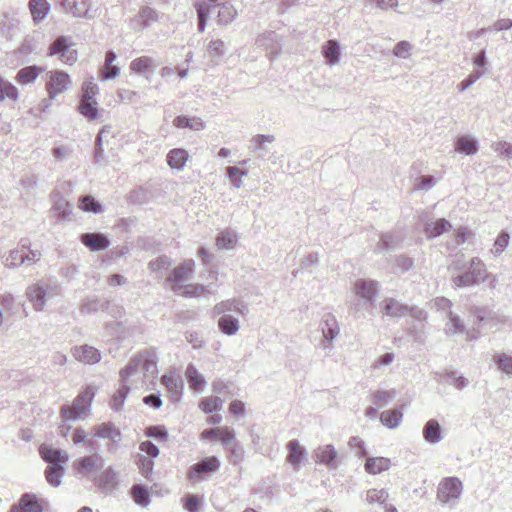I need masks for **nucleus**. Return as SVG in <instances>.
Masks as SVG:
<instances>
[{
  "mask_svg": "<svg viewBox=\"0 0 512 512\" xmlns=\"http://www.w3.org/2000/svg\"><path fill=\"white\" fill-rule=\"evenodd\" d=\"M96 394V388L87 386L72 402V405H63L60 410L61 418L64 422L76 420L85 415L91 406V402Z\"/></svg>",
  "mask_w": 512,
  "mask_h": 512,
  "instance_id": "f257e3e1",
  "label": "nucleus"
},
{
  "mask_svg": "<svg viewBox=\"0 0 512 512\" xmlns=\"http://www.w3.org/2000/svg\"><path fill=\"white\" fill-rule=\"evenodd\" d=\"M487 276L485 263L479 257H473L470 260L468 270L453 277L451 281L456 288L471 287L484 282Z\"/></svg>",
  "mask_w": 512,
  "mask_h": 512,
  "instance_id": "f03ea898",
  "label": "nucleus"
},
{
  "mask_svg": "<svg viewBox=\"0 0 512 512\" xmlns=\"http://www.w3.org/2000/svg\"><path fill=\"white\" fill-rule=\"evenodd\" d=\"M56 288V286H52L48 281L40 280L29 285L26 288L25 295L35 311H43L47 300L56 294L54 293Z\"/></svg>",
  "mask_w": 512,
  "mask_h": 512,
  "instance_id": "7ed1b4c3",
  "label": "nucleus"
},
{
  "mask_svg": "<svg viewBox=\"0 0 512 512\" xmlns=\"http://www.w3.org/2000/svg\"><path fill=\"white\" fill-rule=\"evenodd\" d=\"M463 491L462 481L458 477L443 478L437 488V500L443 505H456Z\"/></svg>",
  "mask_w": 512,
  "mask_h": 512,
  "instance_id": "20e7f679",
  "label": "nucleus"
},
{
  "mask_svg": "<svg viewBox=\"0 0 512 512\" xmlns=\"http://www.w3.org/2000/svg\"><path fill=\"white\" fill-rule=\"evenodd\" d=\"M73 46L70 38L58 36L48 48V56H58L59 60L67 65H73L78 59V53Z\"/></svg>",
  "mask_w": 512,
  "mask_h": 512,
  "instance_id": "39448f33",
  "label": "nucleus"
},
{
  "mask_svg": "<svg viewBox=\"0 0 512 512\" xmlns=\"http://www.w3.org/2000/svg\"><path fill=\"white\" fill-rule=\"evenodd\" d=\"M93 435L100 439H108L106 448L109 453H116L122 440V433L112 422H106L93 427Z\"/></svg>",
  "mask_w": 512,
  "mask_h": 512,
  "instance_id": "423d86ee",
  "label": "nucleus"
},
{
  "mask_svg": "<svg viewBox=\"0 0 512 512\" xmlns=\"http://www.w3.org/2000/svg\"><path fill=\"white\" fill-rule=\"evenodd\" d=\"M195 268V262L192 259L186 260L175 267L167 277V282L171 285L174 293H180L183 289L182 282L191 278Z\"/></svg>",
  "mask_w": 512,
  "mask_h": 512,
  "instance_id": "0eeeda50",
  "label": "nucleus"
},
{
  "mask_svg": "<svg viewBox=\"0 0 512 512\" xmlns=\"http://www.w3.org/2000/svg\"><path fill=\"white\" fill-rule=\"evenodd\" d=\"M353 290L367 308H372L379 291V283L372 279H357Z\"/></svg>",
  "mask_w": 512,
  "mask_h": 512,
  "instance_id": "6e6552de",
  "label": "nucleus"
},
{
  "mask_svg": "<svg viewBox=\"0 0 512 512\" xmlns=\"http://www.w3.org/2000/svg\"><path fill=\"white\" fill-rule=\"evenodd\" d=\"M219 468L220 460L216 456L205 457L189 468L188 479L199 482L206 475L216 472Z\"/></svg>",
  "mask_w": 512,
  "mask_h": 512,
  "instance_id": "1a4fd4ad",
  "label": "nucleus"
},
{
  "mask_svg": "<svg viewBox=\"0 0 512 512\" xmlns=\"http://www.w3.org/2000/svg\"><path fill=\"white\" fill-rule=\"evenodd\" d=\"M256 45L263 48L271 60L277 57L282 50L281 37L275 31H266L259 35Z\"/></svg>",
  "mask_w": 512,
  "mask_h": 512,
  "instance_id": "9d476101",
  "label": "nucleus"
},
{
  "mask_svg": "<svg viewBox=\"0 0 512 512\" xmlns=\"http://www.w3.org/2000/svg\"><path fill=\"white\" fill-rule=\"evenodd\" d=\"M313 458L317 464L330 469H336L339 465V454L332 444L318 446L313 452Z\"/></svg>",
  "mask_w": 512,
  "mask_h": 512,
  "instance_id": "9b49d317",
  "label": "nucleus"
},
{
  "mask_svg": "<svg viewBox=\"0 0 512 512\" xmlns=\"http://www.w3.org/2000/svg\"><path fill=\"white\" fill-rule=\"evenodd\" d=\"M71 84L70 76L61 70L51 73L50 80L47 83V91L50 99H54L58 94L63 93Z\"/></svg>",
  "mask_w": 512,
  "mask_h": 512,
  "instance_id": "f8f14e48",
  "label": "nucleus"
},
{
  "mask_svg": "<svg viewBox=\"0 0 512 512\" xmlns=\"http://www.w3.org/2000/svg\"><path fill=\"white\" fill-rule=\"evenodd\" d=\"M102 457L98 453H93L81 457L73 462L74 471L80 476H87L101 468Z\"/></svg>",
  "mask_w": 512,
  "mask_h": 512,
  "instance_id": "ddd939ff",
  "label": "nucleus"
},
{
  "mask_svg": "<svg viewBox=\"0 0 512 512\" xmlns=\"http://www.w3.org/2000/svg\"><path fill=\"white\" fill-rule=\"evenodd\" d=\"M230 312H236L242 316H246L249 310L247 305L237 298L223 300L217 303L212 309L213 316L230 314Z\"/></svg>",
  "mask_w": 512,
  "mask_h": 512,
  "instance_id": "4468645a",
  "label": "nucleus"
},
{
  "mask_svg": "<svg viewBox=\"0 0 512 512\" xmlns=\"http://www.w3.org/2000/svg\"><path fill=\"white\" fill-rule=\"evenodd\" d=\"M158 358L155 349H148L141 352V369L145 379H151L153 382L157 378Z\"/></svg>",
  "mask_w": 512,
  "mask_h": 512,
  "instance_id": "2eb2a0df",
  "label": "nucleus"
},
{
  "mask_svg": "<svg viewBox=\"0 0 512 512\" xmlns=\"http://www.w3.org/2000/svg\"><path fill=\"white\" fill-rule=\"evenodd\" d=\"M321 330L324 337L323 347L324 349H330V344L339 334V326L336 317L330 313L325 314L321 321Z\"/></svg>",
  "mask_w": 512,
  "mask_h": 512,
  "instance_id": "dca6fc26",
  "label": "nucleus"
},
{
  "mask_svg": "<svg viewBox=\"0 0 512 512\" xmlns=\"http://www.w3.org/2000/svg\"><path fill=\"white\" fill-rule=\"evenodd\" d=\"M42 501L34 494L25 493L17 504H14L9 512H43Z\"/></svg>",
  "mask_w": 512,
  "mask_h": 512,
  "instance_id": "f3484780",
  "label": "nucleus"
},
{
  "mask_svg": "<svg viewBox=\"0 0 512 512\" xmlns=\"http://www.w3.org/2000/svg\"><path fill=\"white\" fill-rule=\"evenodd\" d=\"M39 453L48 465H63L69 460V456L66 451L54 448L47 444H42L40 446Z\"/></svg>",
  "mask_w": 512,
  "mask_h": 512,
  "instance_id": "a211bd4d",
  "label": "nucleus"
},
{
  "mask_svg": "<svg viewBox=\"0 0 512 512\" xmlns=\"http://www.w3.org/2000/svg\"><path fill=\"white\" fill-rule=\"evenodd\" d=\"M80 240L84 246L91 251H102L109 247L110 240L103 233H84L80 236Z\"/></svg>",
  "mask_w": 512,
  "mask_h": 512,
  "instance_id": "6ab92c4d",
  "label": "nucleus"
},
{
  "mask_svg": "<svg viewBox=\"0 0 512 512\" xmlns=\"http://www.w3.org/2000/svg\"><path fill=\"white\" fill-rule=\"evenodd\" d=\"M65 12L72 14L74 17H87L90 3L89 0H58Z\"/></svg>",
  "mask_w": 512,
  "mask_h": 512,
  "instance_id": "aec40b11",
  "label": "nucleus"
},
{
  "mask_svg": "<svg viewBox=\"0 0 512 512\" xmlns=\"http://www.w3.org/2000/svg\"><path fill=\"white\" fill-rule=\"evenodd\" d=\"M118 473L112 466L107 467L94 479L95 485L104 493L111 492L117 486Z\"/></svg>",
  "mask_w": 512,
  "mask_h": 512,
  "instance_id": "412c9836",
  "label": "nucleus"
},
{
  "mask_svg": "<svg viewBox=\"0 0 512 512\" xmlns=\"http://www.w3.org/2000/svg\"><path fill=\"white\" fill-rule=\"evenodd\" d=\"M73 356L78 361L86 364H95L101 360V354L99 350L87 344L75 347L73 349Z\"/></svg>",
  "mask_w": 512,
  "mask_h": 512,
  "instance_id": "4be33fe9",
  "label": "nucleus"
},
{
  "mask_svg": "<svg viewBox=\"0 0 512 512\" xmlns=\"http://www.w3.org/2000/svg\"><path fill=\"white\" fill-rule=\"evenodd\" d=\"M382 311L391 318L399 319L408 314L409 307L394 298H386L382 302Z\"/></svg>",
  "mask_w": 512,
  "mask_h": 512,
  "instance_id": "5701e85b",
  "label": "nucleus"
},
{
  "mask_svg": "<svg viewBox=\"0 0 512 512\" xmlns=\"http://www.w3.org/2000/svg\"><path fill=\"white\" fill-rule=\"evenodd\" d=\"M288 455L287 462H289L294 469L298 470L300 463L306 458L307 451L300 445L298 440H291L287 444Z\"/></svg>",
  "mask_w": 512,
  "mask_h": 512,
  "instance_id": "b1692460",
  "label": "nucleus"
},
{
  "mask_svg": "<svg viewBox=\"0 0 512 512\" xmlns=\"http://www.w3.org/2000/svg\"><path fill=\"white\" fill-rule=\"evenodd\" d=\"M423 438L429 444H437L443 439V429L439 422L435 419H430L423 427Z\"/></svg>",
  "mask_w": 512,
  "mask_h": 512,
  "instance_id": "393cba45",
  "label": "nucleus"
},
{
  "mask_svg": "<svg viewBox=\"0 0 512 512\" xmlns=\"http://www.w3.org/2000/svg\"><path fill=\"white\" fill-rule=\"evenodd\" d=\"M219 319L217 325L219 330L227 336H234L240 329V323L238 318L231 314L218 315Z\"/></svg>",
  "mask_w": 512,
  "mask_h": 512,
  "instance_id": "a878e982",
  "label": "nucleus"
},
{
  "mask_svg": "<svg viewBox=\"0 0 512 512\" xmlns=\"http://www.w3.org/2000/svg\"><path fill=\"white\" fill-rule=\"evenodd\" d=\"M157 63L153 58L149 56H141L131 61L130 69L136 74L144 75L152 72L154 68L158 67Z\"/></svg>",
  "mask_w": 512,
  "mask_h": 512,
  "instance_id": "bb28decb",
  "label": "nucleus"
},
{
  "mask_svg": "<svg viewBox=\"0 0 512 512\" xmlns=\"http://www.w3.org/2000/svg\"><path fill=\"white\" fill-rule=\"evenodd\" d=\"M28 7L34 22L43 21L50 11V4L47 0H29Z\"/></svg>",
  "mask_w": 512,
  "mask_h": 512,
  "instance_id": "cd10ccee",
  "label": "nucleus"
},
{
  "mask_svg": "<svg viewBox=\"0 0 512 512\" xmlns=\"http://www.w3.org/2000/svg\"><path fill=\"white\" fill-rule=\"evenodd\" d=\"M30 243L27 239H23L20 242V247L10 251L9 256L5 259V266L8 268H16L24 264V253L25 249H28Z\"/></svg>",
  "mask_w": 512,
  "mask_h": 512,
  "instance_id": "c85d7f7f",
  "label": "nucleus"
},
{
  "mask_svg": "<svg viewBox=\"0 0 512 512\" xmlns=\"http://www.w3.org/2000/svg\"><path fill=\"white\" fill-rule=\"evenodd\" d=\"M189 158L188 152L183 148H174L167 154V164L178 171L184 169Z\"/></svg>",
  "mask_w": 512,
  "mask_h": 512,
  "instance_id": "c756f323",
  "label": "nucleus"
},
{
  "mask_svg": "<svg viewBox=\"0 0 512 512\" xmlns=\"http://www.w3.org/2000/svg\"><path fill=\"white\" fill-rule=\"evenodd\" d=\"M322 54L328 65L333 66L340 60V45L336 40H328L322 47Z\"/></svg>",
  "mask_w": 512,
  "mask_h": 512,
  "instance_id": "7c9ffc66",
  "label": "nucleus"
},
{
  "mask_svg": "<svg viewBox=\"0 0 512 512\" xmlns=\"http://www.w3.org/2000/svg\"><path fill=\"white\" fill-rule=\"evenodd\" d=\"M390 459L385 457H367L365 470L369 474H379L390 468Z\"/></svg>",
  "mask_w": 512,
  "mask_h": 512,
  "instance_id": "2f4dec72",
  "label": "nucleus"
},
{
  "mask_svg": "<svg viewBox=\"0 0 512 512\" xmlns=\"http://www.w3.org/2000/svg\"><path fill=\"white\" fill-rule=\"evenodd\" d=\"M451 228V224L446 219H438L436 221H429L425 223L424 231L430 238H435L442 235L445 231Z\"/></svg>",
  "mask_w": 512,
  "mask_h": 512,
  "instance_id": "473e14b6",
  "label": "nucleus"
},
{
  "mask_svg": "<svg viewBox=\"0 0 512 512\" xmlns=\"http://www.w3.org/2000/svg\"><path fill=\"white\" fill-rule=\"evenodd\" d=\"M402 418L403 413L399 408L386 410L380 414L381 423L389 429L397 428L401 424Z\"/></svg>",
  "mask_w": 512,
  "mask_h": 512,
  "instance_id": "72a5a7b5",
  "label": "nucleus"
},
{
  "mask_svg": "<svg viewBox=\"0 0 512 512\" xmlns=\"http://www.w3.org/2000/svg\"><path fill=\"white\" fill-rule=\"evenodd\" d=\"M185 376L190 388L195 391H201L206 384L204 377L198 372L197 368L193 364H189L187 366Z\"/></svg>",
  "mask_w": 512,
  "mask_h": 512,
  "instance_id": "f704fd0d",
  "label": "nucleus"
},
{
  "mask_svg": "<svg viewBox=\"0 0 512 512\" xmlns=\"http://www.w3.org/2000/svg\"><path fill=\"white\" fill-rule=\"evenodd\" d=\"M42 71L43 69L36 65L24 67L18 71L16 80L24 85L33 83Z\"/></svg>",
  "mask_w": 512,
  "mask_h": 512,
  "instance_id": "c9c22d12",
  "label": "nucleus"
},
{
  "mask_svg": "<svg viewBox=\"0 0 512 512\" xmlns=\"http://www.w3.org/2000/svg\"><path fill=\"white\" fill-rule=\"evenodd\" d=\"M447 322L445 324L446 335L453 336L456 334H462L466 331L463 320L455 313H450L446 316Z\"/></svg>",
  "mask_w": 512,
  "mask_h": 512,
  "instance_id": "e433bc0d",
  "label": "nucleus"
},
{
  "mask_svg": "<svg viewBox=\"0 0 512 512\" xmlns=\"http://www.w3.org/2000/svg\"><path fill=\"white\" fill-rule=\"evenodd\" d=\"M237 16V11L234 6L229 2H224L219 5L218 10V24L229 25Z\"/></svg>",
  "mask_w": 512,
  "mask_h": 512,
  "instance_id": "4c0bfd02",
  "label": "nucleus"
},
{
  "mask_svg": "<svg viewBox=\"0 0 512 512\" xmlns=\"http://www.w3.org/2000/svg\"><path fill=\"white\" fill-rule=\"evenodd\" d=\"M456 151L465 155H473L478 151V142L470 136H461L457 140Z\"/></svg>",
  "mask_w": 512,
  "mask_h": 512,
  "instance_id": "58836bf2",
  "label": "nucleus"
},
{
  "mask_svg": "<svg viewBox=\"0 0 512 512\" xmlns=\"http://www.w3.org/2000/svg\"><path fill=\"white\" fill-rule=\"evenodd\" d=\"M173 124L177 128H189L194 131H200L205 128L202 119L197 117L178 116L174 119Z\"/></svg>",
  "mask_w": 512,
  "mask_h": 512,
  "instance_id": "ea45409f",
  "label": "nucleus"
},
{
  "mask_svg": "<svg viewBox=\"0 0 512 512\" xmlns=\"http://www.w3.org/2000/svg\"><path fill=\"white\" fill-rule=\"evenodd\" d=\"M130 492L136 504L143 507H146L150 504V494L146 486L142 484H134Z\"/></svg>",
  "mask_w": 512,
  "mask_h": 512,
  "instance_id": "a19ab883",
  "label": "nucleus"
},
{
  "mask_svg": "<svg viewBox=\"0 0 512 512\" xmlns=\"http://www.w3.org/2000/svg\"><path fill=\"white\" fill-rule=\"evenodd\" d=\"M78 110L84 117L94 120L98 116L97 101L95 99L81 98Z\"/></svg>",
  "mask_w": 512,
  "mask_h": 512,
  "instance_id": "79ce46f5",
  "label": "nucleus"
},
{
  "mask_svg": "<svg viewBox=\"0 0 512 512\" xmlns=\"http://www.w3.org/2000/svg\"><path fill=\"white\" fill-rule=\"evenodd\" d=\"M141 368V352L135 355L128 364L120 370L119 376L121 382H126L127 379L135 375Z\"/></svg>",
  "mask_w": 512,
  "mask_h": 512,
  "instance_id": "37998d69",
  "label": "nucleus"
},
{
  "mask_svg": "<svg viewBox=\"0 0 512 512\" xmlns=\"http://www.w3.org/2000/svg\"><path fill=\"white\" fill-rule=\"evenodd\" d=\"M64 466L63 465H48L45 470V477L47 482L57 487L61 484V478L64 475Z\"/></svg>",
  "mask_w": 512,
  "mask_h": 512,
  "instance_id": "c03bdc74",
  "label": "nucleus"
},
{
  "mask_svg": "<svg viewBox=\"0 0 512 512\" xmlns=\"http://www.w3.org/2000/svg\"><path fill=\"white\" fill-rule=\"evenodd\" d=\"M130 392V387L126 382H121V386L112 396L110 406L115 411H120L124 405L125 399Z\"/></svg>",
  "mask_w": 512,
  "mask_h": 512,
  "instance_id": "a18cd8bd",
  "label": "nucleus"
},
{
  "mask_svg": "<svg viewBox=\"0 0 512 512\" xmlns=\"http://www.w3.org/2000/svg\"><path fill=\"white\" fill-rule=\"evenodd\" d=\"M108 306V301L101 302L97 298H87L82 302L80 311L83 314H91L97 312L98 310H105L108 308Z\"/></svg>",
  "mask_w": 512,
  "mask_h": 512,
  "instance_id": "49530a36",
  "label": "nucleus"
},
{
  "mask_svg": "<svg viewBox=\"0 0 512 512\" xmlns=\"http://www.w3.org/2000/svg\"><path fill=\"white\" fill-rule=\"evenodd\" d=\"M397 393L394 389L391 390H377L372 395V402L378 407L382 408L388 405Z\"/></svg>",
  "mask_w": 512,
  "mask_h": 512,
  "instance_id": "de8ad7c7",
  "label": "nucleus"
},
{
  "mask_svg": "<svg viewBox=\"0 0 512 512\" xmlns=\"http://www.w3.org/2000/svg\"><path fill=\"white\" fill-rule=\"evenodd\" d=\"M274 141V135L257 134L253 136V138L251 139V146L249 147V149L255 153L265 152L267 150L265 144L272 143Z\"/></svg>",
  "mask_w": 512,
  "mask_h": 512,
  "instance_id": "09e8293b",
  "label": "nucleus"
},
{
  "mask_svg": "<svg viewBox=\"0 0 512 512\" xmlns=\"http://www.w3.org/2000/svg\"><path fill=\"white\" fill-rule=\"evenodd\" d=\"M79 207L85 212H92L94 214H98L103 211L101 203L91 195L82 196L79 199Z\"/></svg>",
  "mask_w": 512,
  "mask_h": 512,
  "instance_id": "8fccbe9b",
  "label": "nucleus"
},
{
  "mask_svg": "<svg viewBox=\"0 0 512 512\" xmlns=\"http://www.w3.org/2000/svg\"><path fill=\"white\" fill-rule=\"evenodd\" d=\"M161 383L177 398L180 397L183 384L182 381L177 380L173 374H164L161 378Z\"/></svg>",
  "mask_w": 512,
  "mask_h": 512,
  "instance_id": "3c124183",
  "label": "nucleus"
},
{
  "mask_svg": "<svg viewBox=\"0 0 512 512\" xmlns=\"http://www.w3.org/2000/svg\"><path fill=\"white\" fill-rule=\"evenodd\" d=\"M6 98L16 101L18 99V89L0 76V101H4Z\"/></svg>",
  "mask_w": 512,
  "mask_h": 512,
  "instance_id": "603ef678",
  "label": "nucleus"
},
{
  "mask_svg": "<svg viewBox=\"0 0 512 512\" xmlns=\"http://www.w3.org/2000/svg\"><path fill=\"white\" fill-rule=\"evenodd\" d=\"M106 133H109V127L104 126L95 139V152H94V162L97 164H102L105 161L104 148L102 145L103 137Z\"/></svg>",
  "mask_w": 512,
  "mask_h": 512,
  "instance_id": "864d4df0",
  "label": "nucleus"
},
{
  "mask_svg": "<svg viewBox=\"0 0 512 512\" xmlns=\"http://www.w3.org/2000/svg\"><path fill=\"white\" fill-rule=\"evenodd\" d=\"M208 287L203 284H188L184 285L181 292L177 294L184 297H201L206 293H210Z\"/></svg>",
  "mask_w": 512,
  "mask_h": 512,
  "instance_id": "5fc2aeb1",
  "label": "nucleus"
},
{
  "mask_svg": "<svg viewBox=\"0 0 512 512\" xmlns=\"http://www.w3.org/2000/svg\"><path fill=\"white\" fill-rule=\"evenodd\" d=\"M402 237L394 233H385L381 235L379 249L394 250L401 243Z\"/></svg>",
  "mask_w": 512,
  "mask_h": 512,
  "instance_id": "6e6d98bb",
  "label": "nucleus"
},
{
  "mask_svg": "<svg viewBox=\"0 0 512 512\" xmlns=\"http://www.w3.org/2000/svg\"><path fill=\"white\" fill-rule=\"evenodd\" d=\"M53 210L57 214L59 220L68 219L71 214V205L63 197H59L55 200Z\"/></svg>",
  "mask_w": 512,
  "mask_h": 512,
  "instance_id": "4d7b16f0",
  "label": "nucleus"
},
{
  "mask_svg": "<svg viewBox=\"0 0 512 512\" xmlns=\"http://www.w3.org/2000/svg\"><path fill=\"white\" fill-rule=\"evenodd\" d=\"M236 235L228 230L222 231L216 238V245L220 249H231L236 243Z\"/></svg>",
  "mask_w": 512,
  "mask_h": 512,
  "instance_id": "13d9d810",
  "label": "nucleus"
},
{
  "mask_svg": "<svg viewBox=\"0 0 512 512\" xmlns=\"http://www.w3.org/2000/svg\"><path fill=\"white\" fill-rule=\"evenodd\" d=\"M137 18L138 19H135L134 21H141L142 27L145 28L149 26L150 23L158 20V13L156 10L146 6L140 10Z\"/></svg>",
  "mask_w": 512,
  "mask_h": 512,
  "instance_id": "bf43d9fd",
  "label": "nucleus"
},
{
  "mask_svg": "<svg viewBox=\"0 0 512 512\" xmlns=\"http://www.w3.org/2000/svg\"><path fill=\"white\" fill-rule=\"evenodd\" d=\"M494 361L499 370L512 376V356L505 353L497 354Z\"/></svg>",
  "mask_w": 512,
  "mask_h": 512,
  "instance_id": "052dcab7",
  "label": "nucleus"
},
{
  "mask_svg": "<svg viewBox=\"0 0 512 512\" xmlns=\"http://www.w3.org/2000/svg\"><path fill=\"white\" fill-rule=\"evenodd\" d=\"M388 497H389V494L385 489H380V490L370 489L367 491L366 501L369 504L378 503V504L383 505V504H385Z\"/></svg>",
  "mask_w": 512,
  "mask_h": 512,
  "instance_id": "680f3d73",
  "label": "nucleus"
},
{
  "mask_svg": "<svg viewBox=\"0 0 512 512\" xmlns=\"http://www.w3.org/2000/svg\"><path fill=\"white\" fill-rule=\"evenodd\" d=\"M226 172H227V176H228L229 180L231 181L232 185L237 189L240 188L243 183L241 177L246 176L247 171L240 170L236 166H229V167H227Z\"/></svg>",
  "mask_w": 512,
  "mask_h": 512,
  "instance_id": "e2e57ef3",
  "label": "nucleus"
},
{
  "mask_svg": "<svg viewBox=\"0 0 512 512\" xmlns=\"http://www.w3.org/2000/svg\"><path fill=\"white\" fill-rule=\"evenodd\" d=\"M510 241V235L509 233L502 231L496 238L493 249H491V252L495 256H499L502 254V252L507 248Z\"/></svg>",
  "mask_w": 512,
  "mask_h": 512,
  "instance_id": "0e129e2a",
  "label": "nucleus"
},
{
  "mask_svg": "<svg viewBox=\"0 0 512 512\" xmlns=\"http://www.w3.org/2000/svg\"><path fill=\"white\" fill-rule=\"evenodd\" d=\"M146 436L154 438L159 441H165L168 438V432L164 426H150L146 429Z\"/></svg>",
  "mask_w": 512,
  "mask_h": 512,
  "instance_id": "69168bd1",
  "label": "nucleus"
},
{
  "mask_svg": "<svg viewBox=\"0 0 512 512\" xmlns=\"http://www.w3.org/2000/svg\"><path fill=\"white\" fill-rule=\"evenodd\" d=\"M226 449L231 453L230 461L233 464L240 463L244 458V449L240 445L239 442H233L230 446L226 447Z\"/></svg>",
  "mask_w": 512,
  "mask_h": 512,
  "instance_id": "338daca9",
  "label": "nucleus"
},
{
  "mask_svg": "<svg viewBox=\"0 0 512 512\" xmlns=\"http://www.w3.org/2000/svg\"><path fill=\"white\" fill-rule=\"evenodd\" d=\"M470 313L475 317V325L479 326L482 322L489 321L490 311L486 307L473 306Z\"/></svg>",
  "mask_w": 512,
  "mask_h": 512,
  "instance_id": "774afa93",
  "label": "nucleus"
}]
</instances>
